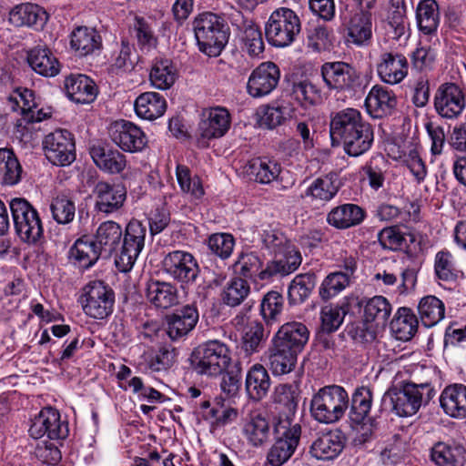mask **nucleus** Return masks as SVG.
Listing matches in <instances>:
<instances>
[{
    "instance_id": "nucleus-49",
    "label": "nucleus",
    "mask_w": 466,
    "mask_h": 466,
    "mask_svg": "<svg viewBox=\"0 0 466 466\" xmlns=\"http://www.w3.org/2000/svg\"><path fill=\"white\" fill-rule=\"evenodd\" d=\"M317 277L315 273L297 275L289 286L288 298L290 305L303 303L311 294L316 286Z\"/></svg>"
},
{
    "instance_id": "nucleus-59",
    "label": "nucleus",
    "mask_w": 466,
    "mask_h": 466,
    "mask_svg": "<svg viewBox=\"0 0 466 466\" xmlns=\"http://www.w3.org/2000/svg\"><path fill=\"white\" fill-rule=\"evenodd\" d=\"M250 288L247 280L242 278H234L227 284L222 292V301L229 307L240 305L249 294Z\"/></svg>"
},
{
    "instance_id": "nucleus-4",
    "label": "nucleus",
    "mask_w": 466,
    "mask_h": 466,
    "mask_svg": "<svg viewBox=\"0 0 466 466\" xmlns=\"http://www.w3.org/2000/svg\"><path fill=\"white\" fill-rule=\"evenodd\" d=\"M348 407V392L340 386L330 385L321 388L313 395L310 413L317 421L331 424L344 416Z\"/></svg>"
},
{
    "instance_id": "nucleus-64",
    "label": "nucleus",
    "mask_w": 466,
    "mask_h": 466,
    "mask_svg": "<svg viewBox=\"0 0 466 466\" xmlns=\"http://www.w3.org/2000/svg\"><path fill=\"white\" fill-rule=\"evenodd\" d=\"M347 310L342 306L327 305L321 309V329L324 332L336 331L343 322Z\"/></svg>"
},
{
    "instance_id": "nucleus-36",
    "label": "nucleus",
    "mask_w": 466,
    "mask_h": 466,
    "mask_svg": "<svg viewBox=\"0 0 466 466\" xmlns=\"http://www.w3.org/2000/svg\"><path fill=\"white\" fill-rule=\"evenodd\" d=\"M69 254L84 268H91L100 257H104V252L98 247L95 238L87 235L76 240L69 250Z\"/></svg>"
},
{
    "instance_id": "nucleus-35",
    "label": "nucleus",
    "mask_w": 466,
    "mask_h": 466,
    "mask_svg": "<svg viewBox=\"0 0 466 466\" xmlns=\"http://www.w3.org/2000/svg\"><path fill=\"white\" fill-rule=\"evenodd\" d=\"M298 394L294 386L279 384L275 388L274 403L277 405L279 415L276 421L288 420L295 424L294 416L298 409Z\"/></svg>"
},
{
    "instance_id": "nucleus-8",
    "label": "nucleus",
    "mask_w": 466,
    "mask_h": 466,
    "mask_svg": "<svg viewBox=\"0 0 466 466\" xmlns=\"http://www.w3.org/2000/svg\"><path fill=\"white\" fill-rule=\"evenodd\" d=\"M147 227L137 219H131L123 229V237L115 265L121 272H129L145 247Z\"/></svg>"
},
{
    "instance_id": "nucleus-9",
    "label": "nucleus",
    "mask_w": 466,
    "mask_h": 466,
    "mask_svg": "<svg viewBox=\"0 0 466 466\" xmlns=\"http://www.w3.org/2000/svg\"><path fill=\"white\" fill-rule=\"evenodd\" d=\"M273 433L275 442L267 454V461L271 466H281L294 454L299 443L301 426L288 420L275 421Z\"/></svg>"
},
{
    "instance_id": "nucleus-33",
    "label": "nucleus",
    "mask_w": 466,
    "mask_h": 466,
    "mask_svg": "<svg viewBox=\"0 0 466 466\" xmlns=\"http://www.w3.org/2000/svg\"><path fill=\"white\" fill-rule=\"evenodd\" d=\"M243 434L253 447H260L266 443L271 435V424L268 415L258 411L251 412L244 424Z\"/></svg>"
},
{
    "instance_id": "nucleus-32",
    "label": "nucleus",
    "mask_w": 466,
    "mask_h": 466,
    "mask_svg": "<svg viewBox=\"0 0 466 466\" xmlns=\"http://www.w3.org/2000/svg\"><path fill=\"white\" fill-rule=\"evenodd\" d=\"M366 212L360 206L346 203L333 208L327 215V222L338 229H347L360 225Z\"/></svg>"
},
{
    "instance_id": "nucleus-52",
    "label": "nucleus",
    "mask_w": 466,
    "mask_h": 466,
    "mask_svg": "<svg viewBox=\"0 0 466 466\" xmlns=\"http://www.w3.org/2000/svg\"><path fill=\"white\" fill-rule=\"evenodd\" d=\"M372 391L368 387H360L354 391L349 413L350 420L353 423L360 424L368 418L372 405Z\"/></svg>"
},
{
    "instance_id": "nucleus-3",
    "label": "nucleus",
    "mask_w": 466,
    "mask_h": 466,
    "mask_svg": "<svg viewBox=\"0 0 466 466\" xmlns=\"http://www.w3.org/2000/svg\"><path fill=\"white\" fill-rule=\"evenodd\" d=\"M193 30L199 50L208 56H218L227 45L229 29L220 15L204 12L193 21Z\"/></svg>"
},
{
    "instance_id": "nucleus-57",
    "label": "nucleus",
    "mask_w": 466,
    "mask_h": 466,
    "mask_svg": "<svg viewBox=\"0 0 466 466\" xmlns=\"http://www.w3.org/2000/svg\"><path fill=\"white\" fill-rule=\"evenodd\" d=\"M268 334L265 333L261 322L252 321L244 329L241 339V349L247 356L258 352L266 341Z\"/></svg>"
},
{
    "instance_id": "nucleus-63",
    "label": "nucleus",
    "mask_w": 466,
    "mask_h": 466,
    "mask_svg": "<svg viewBox=\"0 0 466 466\" xmlns=\"http://www.w3.org/2000/svg\"><path fill=\"white\" fill-rule=\"evenodd\" d=\"M434 271L440 280L451 282L457 279L458 270L456 269L453 257L447 250L439 251L435 256Z\"/></svg>"
},
{
    "instance_id": "nucleus-51",
    "label": "nucleus",
    "mask_w": 466,
    "mask_h": 466,
    "mask_svg": "<svg viewBox=\"0 0 466 466\" xmlns=\"http://www.w3.org/2000/svg\"><path fill=\"white\" fill-rule=\"evenodd\" d=\"M22 167L14 152L0 148V186H14L21 180Z\"/></svg>"
},
{
    "instance_id": "nucleus-25",
    "label": "nucleus",
    "mask_w": 466,
    "mask_h": 466,
    "mask_svg": "<svg viewBox=\"0 0 466 466\" xmlns=\"http://www.w3.org/2000/svg\"><path fill=\"white\" fill-rule=\"evenodd\" d=\"M309 338V331L306 325L292 321L283 324L271 340L299 354L304 349Z\"/></svg>"
},
{
    "instance_id": "nucleus-5",
    "label": "nucleus",
    "mask_w": 466,
    "mask_h": 466,
    "mask_svg": "<svg viewBox=\"0 0 466 466\" xmlns=\"http://www.w3.org/2000/svg\"><path fill=\"white\" fill-rule=\"evenodd\" d=\"M193 370L201 375L217 376L228 366L231 358L228 346L217 339L198 345L190 355Z\"/></svg>"
},
{
    "instance_id": "nucleus-39",
    "label": "nucleus",
    "mask_w": 466,
    "mask_h": 466,
    "mask_svg": "<svg viewBox=\"0 0 466 466\" xmlns=\"http://www.w3.org/2000/svg\"><path fill=\"white\" fill-rule=\"evenodd\" d=\"M270 385V377L263 365L257 363L248 370L245 380V389L251 400L255 401L263 400L267 396Z\"/></svg>"
},
{
    "instance_id": "nucleus-29",
    "label": "nucleus",
    "mask_w": 466,
    "mask_h": 466,
    "mask_svg": "<svg viewBox=\"0 0 466 466\" xmlns=\"http://www.w3.org/2000/svg\"><path fill=\"white\" fill-rule=\"evenodd\" d=\"M67 96L77 104L92 103L97 96V86L86 75H70L65 80Z\"/></svg>"
},
{
    "instance_id": "nucleus-13",
    "label": "nucleus",
    "mask_w": 466,
    "mask_h": 466,
    "mask_svg": "<svg viewBox=\"0 0 466 466\" xmlns=\"http://www.w3.org/2000/svg\"><path fill=\"white\" fill-rule=\"evenodd\" d=\"M230 115L226 108L218 106L205 109L197 130L198 146L207 147L209 140L225 136L230 127Z\"/></svg>"
},
{
    "instance_id": "nucleus-55",
    "label": "nucleus",
    "mask_w": 466,
    "mask_h": 466,
    "mask_svg": "<svg viewBox=\"0 0 466 466\" xmlns=\"http://www.w3.org/2000/svg\"><path fill=\"white\" fill-rule=\"evenodd\" d=\"M263 261L255 252L241 253L238 260L234 264L235 272L242 278L256 280L257 278L260 280H266L269 278H262V272L266 271L263 268Z\"/></svg>"
},
{
    "instance_id": "nucleus-61",
    "label": "nucleus",
    "mask_w": 466,
    "mask_h": 466,
    "mask_svg": "<svg viewBox=\"0 0 466 466\" xmlns=\"http://www.w3.org/2000/svg\"><path fill=\"white\" fill-rule=\"evenodd\" d=\"M50 211L55 221L66 225L73 221L76 215V205L69 197L60 195L52 199Z\"/></svg>"
},
{
    "instance_id": "nucleus-21",
    "label": "nucleus",
    "mask_w": 466,
    "mask_h": 466,
    "mask_svg": "<svg viewBox=\"0 0 466 466\" xmlns=\"http://www.w3.org/2000/svg\"><path fill=\"white\" fill-rule=\"evenodd\" d=\"M409 63L400 53L384 52L377 64V73L382 82L390 85L400 83L408 75Z\"/></svg>"
},
{
    "instance_id": "nucleus-53",
    "label": "nucleus",
    "mask_w": 466,
    "mask_h": 466,
    "mask_svg": "<svg viewBox=\"0 0 466 466\" xmlns=\"http://www.w3.org/2000/svg\"><path fill=\"white\" fill-rule=\"evenodd\" d=\"M418 312L421 323L427 328H431L444 318L445 306L437 297L425 296L418 305Z\"/></svg>"
},
{
    "instance_id": "nucleus-7",
    "label": "nucleus",
    "mask_w": 466,
    "mask_h": 466,
    "mask_svg": "<svg viewBox=\"0 0 466 466\" xmlns=\"http://www.w3.org/2000/svg\"><path fill=\"white\" fill-rule=\"evenodd\" d=\"M301 30L298 15L291 9L281 7L271 13L266 25L265 35L275 47H287L296 39Z\"/></svg>"
},
{
    "instance_id": "nucleus-47",
    "label": "nucleus",
    "mask_w": 466,
    "mask_h": 466,
    "mask_svg": "<svg viewBox=\"0 0 466 466\" xmlns=\"http://www.w3.org/2000/svg\"><path fill=\"white\" fill-rule=\"evenodd\" d=\"M418 319L407 307L400 308L390 321V329L399 340H410L417 332Z\"/></svg>"
},
{
    "instance_id": "nucleus-45",
    "label": "nucleus",
    "mask_w": 466,
    "mask_h": 466,
    "mask_svg": "<svg viewBox=\"0 0 466 466\" xmlns=\"http://www.w3.org/2000/svg\"><path fill=\"white\" fill-rule=\"evenodd\" d=\"M134 106L137 115L147 120H153L161 116L167 107L165 98L156 92L141 94L136 99Z\"/></svg>"
},
{
    "instance_id": "nucleus-2",
    "label": "nucleus",
    "mask_w": 466,
    "mask_h": 466,
    "mask_svg": "<svg viewBox=\"0 0 466 466\" xmlns=\"http://www.w3.org/2000/svg\"><path fill=\"white\" fill-rule=\"evenodd\" d=\"M435 390L430 383L405 382L400 388H390L382 396L381 409L399 417H409L418 412L434 397Z\"/></svg>"
},
{
    "instance_id": "nucleus-50",
    "label": "nucleus",
    "mask_w": 466,
    "mask_h": 466,
    "mask_svg": "<svg viewBox=\"0 0 466 466\" xmlns=\"http://www.w3.org/2000/svg\"><path fill=\"white\" fill-rule=\"evenodd\" d=\"M419 29L426 35L435 32L440 23L439 5L435 0H422L416 10Z\"/></svg>"
},
{
    "instance_id": "nucleus-20",
    "label": "nucleus",
    "mask_w": 466,
    "mask_h": 466,
    "mask_svg": "<svg viewBox=\"0 0 466 466\" xmlns=\"http://www.w3.org/2000/svg\"><path fill=\"white\" fill-rule=\"evenodd\" d=\"M95 208L98 212L111 214L119 210L126 201L127 190L121 185L100 181L94 188Z\"/></svg>"
},
{
    "instance_id": "nucleus-40",
    "label": "nucleus",
    "mask_w": 466,
    "mask_h": 466,
    "mask_svg": "<svg viewBox=\"0 0 466 466\" xmlns=\"http://www.w3.org/2000/svg\"><path fill=\"white\" fill-rule=\"evenodd\" d=\"M465 448L461 444L436 442L430 451L431 461L436 466H459L464 460Z\"/></svg>"
},
{
    "instance_id": "nucleus-62",
    "label": "nucleus",
    "mask_w": 466,
    "mask_h": 466,
    "mask_svg": "<svg viewBox=\"0 0 466 466\" xmlns=\"http://www.w3.org/2000/svg\"><path fill=\"white\" fill-rule=\"evenodd\" d=\"M283 307V296L278 291L270 290L263 296L260 303V314L267 323L275 321L281 314Z\"/></svg>"
},
{
    "instance_id": "nucleus-27",
    "label": "nucleus",
    "mask_w": 466,
    "mask_h": 466,
    "mask_svg": "<svg viewBox=\"0 0 466 466\" xmlns=\"http://www.w3.org/2000/svg\"><path fill=\"white\" fill-rule=\"evenodd\" d=\"M298 354L271 340L264 353V360L268 369L276 375H284L291 372L297 363Z\"/></svg>"
},
{
    "instance_id": "nucleus-44",
    "label": "nucleus",
    "mask_w": 466,
    "mask_h": 466,
    "mask_svg": "<svg viewBox=\"0 0 466 466\" xmlns=\"http://www.w3.org/2000/svg\"><path fill=\"white\" fill-rule=\"evenodd\" d=\"M339 187V176L331 172L314 179L306 189L305 196L314 200L328 202L337 195Z\"/></svg>"
},
{
    "instance_id": "nucleus-38",
    "label": "nucleus",
    "mask_w": 466,
    "mask_h": 466,
    "mask_svg": "<svg viewBox=\"0 0 466 466\" xmlns=\"http://www.w3.org/2000/svg\"><path fill=\"white\" fill-rule=\"evenodd\" d=\"M281 171L280 165L268 158H253L244 167V173L250 180L260 184H269L278 178Z\"/></svg>"
},
{
    "instance_id": "nucleus-15",
    "label": "nucleus",
    "mask_w": 466,
    "mask_h": 466,
    "mask_svg": "<svg viewBox=\"0 0 466 466\" xmlns=\"http://www.w3.org/2000/svg\"><path fill=\"white\" fill-rule=\"evenodd\" d=\"M466 106L465 93L454 83L441 84L434 96V108L443 118H458Z\"/></svg>"
},
{
    "instance_id": "nucleus-58",
    "label": "nucleus",
    "mask_w": 466,
    "mask_h": 466,
    "mask_svg": "<svg viewBox=\"0 0 466 466\" xmlns=\"http://www.w3.org/2000/svg\"><path fill=\"white\" fill-rule=\"evenodd\" d=\"M383 164L384 157L377 154L371 157L360 169L362 178L367 179L369 186L375 191H378L384 186L385 171L381 167Z\"/></svg>"
},
{
    "instance_id": "nucleus-23",
    "label": "nucleus",
    "mask_w": 466,
    "mask_h": 466,
    "mask_svg": "<svg viewBox=\"0 0 466 466\" xmlns=\"http://www.w3.org/2000/svg\"><path fill=\"white\" fill-rule=\"evenodd\" d=\"M196 306L186 305L167 317V332L172 340L187 336L198 321Z\"/></svg>"
},
{
    "instance_id": "nucleus-19",
    "label": "nucleus",
    "mask_w": 466,
    "mask_h": 466,
    "mask_svg": "<svg viewBox=\"0 0 466 466\" xmlns=\"http://www.w3.org/2000/svg\"><path fill=\"white\" fill-rule=\"evenodd\" d=\"M397 103L395 93L380 85L373 86L365 99L367 112L373 118H382L392 115Z\"/></svg>"
},
{
    "instance_id": "nucleus-18",
    "label": "nucleus",
    "mask_w": 466,
    "mask_h": 466,
    "mask_svg": "<svg viewBox=\"0 0 466 466\" xmlns=\"http://www.w3.org/2000/svg\"><path fill=\"white\" fill-rule=\"evenodd\" d=\"M112 141L127 152H139L147 145V137L135 124L119 120L112 123L108 129Z\"/></svg>"
},
{
    "instance_id": "nucleus-43",
    "label": "nucleus",
    "mask_w": 466,
    "mask_h": 466,
    "mask_svg": "<svg viewBox=\"0 0 466 466\" xmlns=\"http://www.w3.org/2000/svg\"><path fill=\"white\" fill-rule=\"evenodd\" d=\"M177 78V70L168 58H156L152 64L149 80L151 85L160 90L169 89Z\"/></svg>"
},
{
    "instance_id": "nucleus-54",
    "label": "nucleus",
    "mask_w": 466,
    "mask_h": 466,
    "mask_svg": "<svg viewBox=\"0 0 466 466\" xmlns=\"http://www.w3.org/2000/svg\"><path fill=\"white\" fill-rule=\"evenodd\" d=\"M292 95L303 106L320 105L324 100V93L321 87L309 79L294 82L292 84Z\"/></svg>"
},
{
    "instance_id": "nucleus-30",
    "label": "nucleus",
    "mask_w": 466,
    "mask_h": 466,
    "mask_svg": "<svg viewBox=\"0 0 466 466\" xmlns=\"http://www.w3.org/2000/svg\"><path fill=\"white\" fill-rule=\"evenodd\" d=\"M48 20L46 10L35 4H22L15 6L9 13V21L15 26H31L42 29Z\"/></svg>"
},
{
    "instance_id": "nucleus-12",
    "label": "nucleus",
    "mask_w": 466,
    "mask_h": 466,
    "mask_svg": "<svg viewBox=\"0 0 466 466\" xmlns=\"http://www.w3.org/2000/svg\"><path fill=\"white\" fill-rule=\"evenodd\" d=\"M162 268L171 279L186 285L195 283L200 271L195 257L186 250H173L166 254Z\"/></svg>"
},
{
    "instance_id": "nucleus-11",
    "label": "nucleus",
    "mask_w": 466,
    "mask_h": 466,
    "mask_svg": "<svg viewBox=\"0 0 466 466\" xmlns=\"http://www.w3.org/2000/svg\"><path fill=\"white\" fill-rule=\"evenodd\" d=\"M320 75L329 90L352 92L360 86L359 72L346 62H325L320 66Z\"/></svg>"
},
{
    "instance_id": "nucleus-14",
    "label": "nucleus",
    "mask_w": 466,
    "mask_h": 466,
    "mask_svg": "<svg viewBox=\"0 0 466 466\" xmlns=\"http://www.w3.org/2000/svg\"><path fill=\"white\" fill-rule=\"evenodd\" d=\"M43 148L46 158L56 166H69L76 159L74 137L66 129H57L46 135Z\"/></svg>"
},
{
    "instance_id": "nucleus-56",
    "label": "nucleus",
    "mask_w": 466,
    "mask_h": 466,
    "mask_svg": "<svg viewBox=\"0 0 466 466\" xmlns=\"http://www.w3.org/2000/svg\"><path fill=\"white\" fill-rule=\"evenodd\" d=\"M391 312V305L382 296H374L368 299L364 306V321L366 323L376 322L377 326H383L387 322Z\"/></svg>"
},
{
    "instance_id": "nucleus-17",
    "label": "nucleus",
    "mask_w": 466,
    "mask_h": 466,
    "mask_svg": "<svg viewBox=\"0 0 466 466\" xmlns=\"http://www.w3.org/2000/svg\"><path fill=\"white\" fill-rule=\"evenodd\" d=\"M279 78L280 71L275 63H261L251 72L247 83V92L254 98L266 96L278 86Z\"/></svg>"
},
{
    "instance_id": "nucleus-42",
    "label": "nucleus",
    "mask_w": 466,
    "mask_h": 466,
    "mask_svg": "<svg viewBox=\"0 0 466 466\" xmlns=\"http://www.w3.org/2000/svg\"><path fill=\"white\" fill-rule=\"evenodd\" d=\"M156 21L150 17L136 16L131 25V32L142 52H150L157 48V36L155 32Z\"/></svg>"
},
{
    "instance_id": "nucleus-6",
    "label": "nucleus",
    "mask_w": 466,
    "mask_h": 466,
    "mask_svg": "<svg viewBox=\"0 0 466 466\" xmlns=\"http://www.w3.org/2000/svg\"><path fill=\"white\" fill-rule=\"evenodd\" d=\"M15 233L27 244H36L44 236V227L38 211L23 198H12L9 202Z\"/></svg>"
},
{
    "instance_id": "nucleus-22",
    "label": "nucleus",
    "mask_w": 466,
    "mask_h": 466,
    "mask_svg": "<svg viewBox=\"0 0 466 466\" xmlns=\"http://www.w3.org/2000/svg\"><path fill=\"white\" fill-rule=\"evenodd\" d=\"M230 22L242 33V40L248 53L251 56H258L264 51V42L258 26L249 19L244 17L240 11L234 10L229 16Z\"/></svg>"
},
{
    "instance_id": "nucleus-31",
    "label": "nucleus",
    "mask_w": 466,
    "mask_h": 466,
    "mask_svg": "<svg viewBox=\"0 0 466 466\" xmlns=\"http://www.w3.org/2000/svg\"><path fill=\"white\" fill-rule=\"evenodd\" d=\"M123 237V228L116 221L106 220L102 222L94 235L98 247L104 252V258H109L112 255H117L119 245Z\"/></svg>"
},
{
    "instance_id": "nucleus-10",
    "label": "nucleus",
    "mask_w": 466,
    "mask_h": 466,
    "mask_svg": "<svg viewBox=\"0 0 466 466\" xmlns=\"http://www.w3.org/2000/svg\"><path fill=\"white\" fill-rule=\"evenodd\" d=\"M80 302L86 315L104 319L113 312L115 292L104 281L93 280L83 288Z\"/></svg>"
},
{
    "instance_id": "nucleus-16",
    "label": "nucleus",
    "mask_w": 466,
    "mask_h": 466,
    "mask_svg": "<svg viewBox=\"0 0 466 466\" xmlns=\"http://www.w3.org/2000/svg\"><path fill=\"white\" fill-rule=\"evenodd\" d=\"M29 434L34 439L46 436L50 440H63L68 435V424L61 420L58 410L46 407L32 420Z\"/></svg>"
},
{
    "instance_id": "nucleus-1",
    "label": "nucleus",
    "mask_w": 466,
    "mask_h": 466,
    "mask_svg": "<svg viewBox=\"0 0 466 466\" xmlns=\"http://www.w3.org/2000/svg\"><path fill=\"white\" fill-rule=\"evenodd\" d=\"M329 134L333 145L341 143L345 153L354 157L368 152L374 141L372 126L351 107L331 115Z\"/></svg>"
},
{
    "instance_id": "nucleus-37",
    "label": "nucleus",
    "mask_w": 466,
    "mask_h": 466,
    "mask_svg": "<svg viewBox=\"0 0 466 466\" xmlns=\"http://www.w3.org/2000/svg\"><path fill=\"white\" fill-rule=\"evenodd\" d=\"M280 256L267 264L266 271L262 272V278H271L275 275L287 276L294 272L301 264L300 252L292 245H288L283 252L278 253Z\"/></svg>"
},
{
    "instance_id": "nucleus-41",
    "label": "nucleus",
    "mask_w": 466,
    "mask_h": 466,
    "mask_svg": "<svg viewBox=\"0 0 466 466\" xmlns=\"http://www.w3.org/2000/svg\"><path fill=\"white\" fill-rule=\"evenodd\" d=\"M30 67L44 76H55L59 72V63L46 46H35L27 54Z\"/></svg>"
},
{
    "instance_id": "nucleus-48",
    "label": "nucleus",
    "mask_w": 466,
    "mask_h": 466,
    "mask_svg": "<svg viewBox=\"0 0 466 466\" xmlns=\"http://www.w3.org/2000/svg\"><path fill=\"white\" fill-rule=\"evenodd\" d=\"M371 35V15L368 12L355 14L348 26L347 42L361 46L370 39Z\"/></svg>"
},
{
    "instance_id": "nucleus-46",
    "label": "nucleus",
    "mask_w": 466,
    "mask_h": 466,
    "mask_svg": "<svg viewBox=\"0 0 466 466\" xmlns=\"http://www.w3.org/2000/svg\"><path fill=\"white\" fill-rule=\"evenodd\" d=\"M70 45L79 56H87L101 48L102 40L95 29L78 26L71 34Z\"/></svg>"
},
{
    "instance_id": "nucleus-60",
    "label": "nucleus",
    "mask_w": 466,
    "mask_h": 466,
    "mask_svg": "<svg viewBox=\"0 0 466 466\" xmlns=\"http://www.w3.org/2000/svg\"><path fill=\"white\" fill-rule=\"evenodd\" d=\"M350 279L342 271L329 273L320 284L319 294L321 299L329 300L336 297L350 285Z\"/></svg>"
},
{
    "instance_id": "nucleus-28",
    "label": "nucleus",
    "mask_w": 466,
    "mask_h": 466,
    "mask_svg": "<svg viewBox=\"0 0 466 466\" xmlns=\"http://www.w3.org/2000/svg\"><path fill=\"white\" fill-rule=\"evenodd\" d=\"M145 294L157 309H167L178 303L177 289L169 282L150 279L146 284Z\"/></svg>"
},
{
    "instance_id": "nucleus-34",
    "label": "nucleus",
    "mask_w": 466,
    "mask_h": 466,
    "mask_svg": "<svg viewBox=\"0 0 466 466\" xmlns=\"http://www.w3.org/2000/svg\"><path fill=\"white\" fill-rule=\"evenodd\" d=\"M90 156L99 169L109 174H118L127 166L126 157L122 153L101 145L92 146Z\"/></svg>"
},
{
    "instance_id": "nucleus-24",
    "label": "nucleus",
    "mask_w": 466,
    "mask_h": 466,
    "mask_svg": "<svg viewBox=\"0 0 466 466\" xmlns=\"http://www.w3.org/2000/svg\"><path fill=\"white\" fill-rule=\"evenodd\" d=\"M344 441L345 438L339 430L322 432L311 443L309 453L317 460H333L343 451Z\"/></svg>"
},
{
    "instance_id": "nucleus-26",
    "label": "nucleus",
    "mask_w": 466,
    "mask_h": 466,
    "mask_svg": "<svg viewBox=\"0 0 466 466\" xmlns=\"http://www.w3.org/2000/svg\"><path fill=\"white\" fill-rule=\"evenodd\" d=\"M440 405L444 413L454 419H466V385H448L441 391Z\"/></svg>"
}]
</instances>
